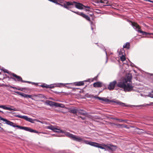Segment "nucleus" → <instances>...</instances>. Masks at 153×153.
<instances>
[{"instance_id":"e433bc0d","label":"nucleus","mask_w":153,"mask_h":153,"mask_svg":"<svg viewBox=\"0 0 153 153\" xmlns=\"http://www.w3.org/2000/svg\"><path fill=\"white\" fill-rule=\"evenodd\" d=\"M103 0H99V2L100 3H102Z\"/></svg>"},{"instance_id":"4be33fe9","label":"nucleus","mask_w":153,"mask_h":153,"mask_svg":"<svg viewBox=\"0 0 153 153\" xmlns=\"http://www.w3.org/2000/svg\"><path fill=\"white\" fill-rule=\"evenodd\" d=\"M130 43L129 42H126L125 44L123 45V48H126L127 49H129L130 48Z\"/></svg>"},{"instance_id":"c9c22d12","label":"nucleus","mask_w":153,"mask_h":153,"mask_svg":"<svg viewBox=\"0 0 153 153\" xmlns=\"http://www.w3.org/2000/svg\"><path fill=\"white\" fill-rule=\"evenodd\" d=\"M32 96L31 95H28V98H30L32 100H33V99L32 98Z\"/></svg>"},{"instance_id":"393cba45","label":"nucleus","mask_w":153,"mask_h":153,"mask_svg":"<svg viewBox=\"0 0 153 153\" xmlns=\"http://www.w3.org/2000/svg\"><path fill=\"white\" fill-rule=\"evenodd\" d=\"M77 111V110L76 109L74 108L73 109H71L70 110V112L71 113H73V114H76Z\"/></svg>"},{"instance_id":"69168bd1","label":"nucleus","mask_w":153,"mask_h":153,"mask_svg":"<svg viewBox=\"0 0 153 153\" xmlns=\"http://www.w3.org/2000/svg\"><path fill=\"white\" fill-rule=\"evenodd\" d=\"M97 13H99V12H98V11H97Z\"/></svg>"},{"instance_id":"5701e85b","label":"nucleus","mask_w":153,"mask_h":153,"mask_svg":"<svg viewBox=\"0 0 153 153\" xmlns=\"http://www.w3.org/2000/svg\"><path fill=\"white\" fill-rule=\"evenodd\" d=\"M55 86H55V84H52L50 85H47L46 84L45 87L47 88H53Z\"/></svg>"},{"instance_id":"b1692460","label":"nucleus","mask_w":153,"mask_h":153,"mask_svg":"<svg viewBox=\"0 0 153 153\" xmlns=\"http://www.w3.org/2000/svg\"><path fill=\"white\" fill-rule=\"evenodd\" d=\"M56 107H60L63 108L65 106L64 105L62 104H59L57 103H56Z\"/></svg>"},{"instance_id":"338daca9","label":"nucleus","mask_w":153,"mask_h":153,"mask_svg":"<svg viewBox=\"0 0 153 153\" xmlns=\"http://www.w3.org/2000/svg\"><path fill=\"white\" fill-rule=\"evenodd\" d=\"M0 74H1V73L0 72Z\"/></svg>"},{"instance_id":"aec40b11","label":"nucleus","mask_w":153,"mask_h":153,"mask_svg":"<svg viewBox=\"0 0 153 153\" xmlns=\"http://www.w3.org/2000/svg\"><path fill=\"white\" fill-rule=\"evenodd\" d=\"M113 102L122 106H126V105H125L124 103L119 101H114Z\"/></svg>"},{"instance_id":"c756f323","label":"nucleus","mask_w":153,"mask_h":153,"mask_svg":"<svg viewBox=\"0 0 153 153\" xmlns=\"http://www.w3.org/2000/svg\"><path fill=\"white\" fill-rule=\"evenodd\" d=\"M10 88H13L14 89H16V90H21V91H22V90H21V89L20 88L19 89H18L17 88H16V87H13L12 86H10Z\"/></svg>"},{"instance_id":"f03ea898","label":"nucleus","mask_w":153,"mask_h":153,"mask_svg":"<svg viewBox=\"0 0 153 153\" xmlns=\"http://www.w3.org/2000/svg\"><path fill=\"white\" fill-rule=\"evenodd\" d=\"M64 134L66 136L74 140L89 145L91 146L100 148L101 149H104V148L102 147L101 144L96 142L85 140L83 139V137L82 136H79L74 135L67 131H65L64 132Z\"/></svg>"},{"instance_id":"412c9836","label":"nucleus","mask_w":153,"mask_h":153,"mask_svg":"<svg viewBox=\"0 0 153 153\" xmlns=\"http://www.w3.org/2000/svg\"><path fill=\"white\" fill-rule=\"evenodd\" d=\"M119 56L120 57V59L122 62H123L125 60L126 58L124 56V54H120Z\"/></svg>"},{"instance_id":"bb28decb","label":"nucleus","mask_w":153,"mask_h":153,"mask_svg":"<svg viewBox=\"0 0 153 153\" xmlns=\"http://www.w3.org/2000/svg\"><path fill=\"white\" fill-rule=\"evenodd\" d=\"M118 52L119 53V55L120 56V54H124V51L123 50V49H120V50H118Z\"/></svg>"},{"instance_id":"2f4dec72","label":"nucleus","mask_w":153,"mask_h":153,"mask_svg":"<svg viewBox=\"0 0 153 153\" xmlns=\"http://www.w3.org/2000/svg\"><path fill=\"white\" fill-rule=\"evenodd\" d=\"M102 3L107 4L108 3V1L106 0H103Z\"/></svg>"},{"instance_id":"bf43d9fd","label":"nucleus","mask_w":153,"mask_h":153,"mask_svg":"<svg viewBox=\"0 0 153 153\" xmlns=\"http://www.w3.org/2000/svg\"><path fill=\"white\" fill-rule=\"evenodd\" d=\"M105 6H110V5H109V4H107V5H105Z\"/></svg>"},{"instance_id":"a211bd4d","label":"nucleus","mask_w":153,"mask_h":153,"mask_svg":"<svg viewBox=\"0 0 153 153\" xmlns=\"http://www.w3.org/2000/svg\"><path fill=\"white\" fill-rule=\"evenodd\" d=\"M12 74L13 76L15 77L17 79V81H21V80H22V77L19 76H18L14 73H12Z\"/></svg>"},{"instance_id":"4c0bfd02","label":"nucleus","mask_w":153,"mask_h":153,"mask_svg":"<svg viewBox=\"0 0 153 153\" xmlns=\"http://www.w3.org/2000/svg\"><path fill=\"white\" fill-rule=\"evenodd\" d=\"M84 7L86 8H90V7H89V6H84Z\"/></svg>"},{"instance_id":"680f3d73","label":"nucleus","mask_w":153,"mask_h":153,"mask_svg":"<svg viewBox=\"0 0 153 153\" xmlns=\"http://www.w3.org/2000/svg\"><path fill=\"white\" fill-rule=\"evenodd\" d=\"M10 133L12 134L13 132L12 131H10Z\"/></svg>"},{"instance_id":"ddd939ff","label":"nucleus","mask_w":153,"mask_h":153,"mask_svg":"<svg viewBox=\"0 0 153 153\" xmlns=\"http://www.w3.org/2000/svg\"><path fill=\"white\" fill-rule=\"evenodd\" d=\"M10 107H7L5 105H3V108L5 110H8L9 111H16L17 110L14 108H13V106L9 105Z\"/></svg>"},{"instance_id":"09e8293b","label":"nucleus","mask_w":153,"mask_h":153,"mask_svg":"<svg viewBox=\"0 0 153 153\" xmlns=\"http://www.w3.org/2000/svg\"><path fill=\"white\" fill-rule=\"evenodd\" d=\"M93 14V13H91L90 14V15L92 16Z\"/></svg>"},{"instance_id":"4d7b16f0","label":"nucleus","mask_w":153,"mask_h":153,"mask_svg":"<svg viewBox=\"0 0 153 153\" xmlns=\"http://www.w3.org/2000/svg\"><path fill=\"white\" fill-rule=\"evenodd\" d=\"M143 0L144 1H149V0Z\"/></svg>"},{"instance_id":"13d9d810","label":"nucleus","mask_w":153,"mask_h":153,"mask_svg":"<svg viewBox=\"0 0 153 153\" xmlns=\"http://www.w3.org/2000/svg\"><path fill=\"white\" fill-rule=\"evenodd\" d=\"M55 136H56V137H58V136H59V135H55Z\"/></svg>"},{"instance_id":"864d4df0","label":"nucleus","mask_w":153,"mask_h":153,"mask_svg":"<svg viewBox=\"0 0 153 153\" xmlns=\"http://www.w3.org/2000/svg\"><path fill=\"white\" fill-rule=\"evenodd\" d=\"M1 118H3L1 117L0 116V120H1Z\"/></svg>"},{"instance_id":"6ab92c4d","label":"nucleus","mask_w":153,"mask_h":153,"mask_svg":"<svg viewBox=\"0 0 153 153\" xmlns=\"http://www.w3.org/2000/svg\"><path fill=\"white\" fill-rule=\"evenodd\" d=\"M93 85L94 87H99L102 86V83L100 82H97L94 83Z\"/></svg>"},{"instance_id":"4468645a","label":"nucleus","mask_w":153,"mask_h":153,"mask_svg":"<svg viewBox=\"0 0 153 153\" xmlns=\"http://www.w3.org/2000/svg\"><path fill=\"white\" fill-rule=\"evenodd\" d=\"M94 97L95 99H98L100 100H102L105 102H108L110 101L109 100L106 98L100 97L98 96H94Z\"/></svg>"},{"instance_id":"de8ad7c7","label":"nucleus","mask_w":153,"mask_h":153,"mask_svg":"<svg viewBox=\"0 0 153 153\" xmlns=\"http://www.w3.org/2000/svg\"><path fill=\"white\" fill-rule=\"evenodd\" d=\"M27 82L29 83H31V82H29V81H27Z\"/></svg>"},{"instance_id":"473e14b6","label":"nucleus","mask_w":153,"mask_h":153,"mask_svg":"<svg viewBox=\"0 0 153 153\" xmlns=\"http://www.w3.org/2000/svg\"><path fill=\"white\" fill-rule=\"evenodd\" d=\"M3 70L4 72L9 73V71L5 69H3Z\"/></svg>"},{"instance_id":"a19ab883","label":"nucleus","mask_w":153,"mask_h":153,"mask_svg":"<svg viewBox=\"0 0 153 153\" xmlns=\"http://www.w3.org/2000/svg\"><path fill=\"white\" fill-rule=\"evenodd\" d=\"M80 117L82 120H84L85 118V117Z\"/></svg>"},{"instance_id":"6e6d98bb","label":"nucleus","mask_w":153,"mask_h":153,"mask_svg":"<svg viewBox=\"0 0 153 153\" xmlns=\"http://www.w3.org/2000/svg\"><path fill=\"white\" fill-rule=\"evenodd\" d=\"M12 79H13L14 80H15V81H16V79H14V78H12Z\"/></svg>"},{"instance_id":"5fc2aeb1","label":"nucleus","mask_w":153,"mask_h":153,"mask_svg":"<svg viewBox=\"0 0 153 153\" xmlns=\"http://www.w3.org/2000/svg\"><path fill=\"white\" fill-rule=\"evenodd\" d=\"M59 84H60V85H63V84L62 83H60Z\"/></svg>"},{"instance_id":"1a4fd4ad","label":"nucleus","mask_w":153,"mask_h":153,"mask_svg":"<svg viewBox=\"0 0 153 153\" xmlns=\"http://www.w3.org/2000/svg\"><path fill=\"white\" fill-rule=\"evenodd\" d=\"M72 12L73 13H74L78 15H79L80 16H82L83 17L85 18V19H86L87 20L90 21V18L88 16L86 15L85 14L83 13L82 12H76V11H72Z\"/></svg>"},{"instance_id":"9d476101","label":"nucleus","mask_w":153,"mask_h":153,"mask_svg":"<svg viewBox=\"0 0 153 153\" xmlns=\"http://www.w3.org/2000/svg\"><path fill=\"white\" fill-rule=\"evenodd\" d=\"M117 84V82L116 80H114L110 82L108 86V89L110 90L114 89Z\"/></svg>"},{"instance_id":"423d86ee","label":"nucleus","mask_w":153,"mask_h":153,"mask_svg":"<svg viewBox=\"0 0 153 153\" xmlns=\"http://www.w3.org/2000/svg\"><path fill=\"white\" fill-rule=\"evenodd\" d=\"M47 127V129L53 130L54 132H60L64 134V132H65V131H64L60 130V129H58L56 127L52 125L48 126Z\"/></svg>"},{"instance_id":"58836bf2","label":"nucleus","mask_w":153,"mask_h":153,"mask_svg":"<svg viewBox=\"0 0 153 153\" xmlns=\"http://www.w3.org/2000/svg\"><path fill=\"white\" fill-rule=\"evenodd\" d=\"M147 134H149V135H151L153 137V134H152L151 133L147 132Z\"/></svg>"},{"instance_id":"2eb2a0df","label":"nucleus","mask_w":153,"mask_h":153,"mask_svg":"<svg viewBox=\"0 0 153 153\" xmlns=\"http://www.w3.org/2000/svg\"><path fill=\"white\" fill-rule=\"evenodd\" d=\"M56 102L48 100H46L45 102V104L47 105H49L51 106H56Z\"/></svg>"},{"instance_id":"6e6552de","label":"nucleus","mask_w":153,"mask_h":153,"mask_svg":"<svg viewBox=\"0 0 153 153\" xmlns=\"http://www.w3.org/2000/svg\"><path fill=\"white\" fill-rule=\"evenodd\" d=\"M16 117L21 118H22L26 121H28L29 122H30L32 123H33V120L31 118H29L27 116H22L19 115H16Z\"/></svg>"},{"instance_id":"72a5a7b5","label":"nucleus","mask_w":153,"mask_h":153,"mask_svg":"<svg viewBox=\"0 0 153 153\" xmlns=\"http://www.w3.org/2000/svg\"><path fill=\"white\" fill-rule=\"evenodd\" d=\"M104 51L105 52V53H106V63L108 61V58H107V52L106 51V49L104 50Z\"/></svg>"},{"instance_id":"3c124183","label":"nucleus","mask_w":153,"mask_h":153,"mask_svg":"<svg viewBox=\"0 0 153 153\" xmlns=\"http://www.w3.org/2000/svg\"><path fill=\"white\" fill-rule=\"evenodd\" d=\"M0 124H1L0 123ZM0 128H1V129H2V130H3V128H1V127H0Z\"/></svg>"},{"instance_id":"f8f14e48","label":"nucleus","mask_w":153,"mask_h":153,"mask_svg":"<svg viewBox=\"0 0 153 153\" xmlns=\"http://www.w3.org/2000/svg\"><path fill=\"white\" fill-rule=\"evenodd\" d=\"M22 129L30 132H34L36 133H37L38 132L37 131L28 127H23Z\"/></svg>"},{"instance_id":"a878e982","label":"nucleus","mask_w":153,"mask_h":153,"mask_svg":"<svg viewBox=\"0 0 153 153\" xmlns=\"http://www.w3.org/2000/svg\"><path fill=\"white\" fill-rule=\"evenodd\" d=\"M149 96L153 98V91H152L151 92H150L149 94Z\"/></svg>"},{"instance_id":"f257e3e1","label":"nucleus","mask_w":153,"mask_h":153,"mask_svg":"<svg viewBox=\"0 0 153 153\" xmlns=\"http://www.w3.org/2000/svg\"><path fill=\"white\" fill-rule=\"evenodd\" d=\"M132 75L128 74L125 78L122 79L117 83V87L123 89L125 92H129L133 90V86L131 82Z\"/></svg>"},{"instance_id":"c03bdc74","label":"nucleus","mask_w":153,"mask_h":153,"mask_svg":"<svg viewBox=\"0 0 153 153\" xmlns=\"http://www.w3.org/2000/svg\"><path fill=\"white\" fill-rule=\"evenodd\" d=\"M31 83H32V84H37L36 83H35V82H31Z\"/></svg>"},{"instance_id":"9b49d317","label":"nucleus","mask_w":153,"mask_h":153,"mask_svg":"<svg viewBox=\"0 0 153 153\" xmlns=\"http://www.w3.org/2000/svg\"><path fill=\"white\" fill-rule=\"evenodd\" d=\"M73 4H75V7L78 9L79 10L83 9L84 8V5L80 3H77L75 1H73L72 2Z\"/></svg>"},{"instance_id":"20e7f679","label":"nucleus","mask_w":153,"mask_h":153,"mask_svg":"<svg viewBox=\"0 0 153 153\" xmlns=\"http://www.w3.org/2000/svg\"><path fill=\"white\" fill-rule=\"evenodd\" d=\"M1 120L5 122V123L11 126H12L13 127H17L20 129H22L23 127L19 125H16V124L13 123L7 120L4 118H1Z\"/></svg>"},{"instance_id":"7c9ffc66","label":"nucleus","mask_w":153,"mask_h":153,"mask_svg":"<svg viewBox=\"0 0 153 153\" xmlns=\"http://www.w3.org/2000/svg\"><path fill=\"white\" fill-rule=\"evenodd\" d=\"M48 1H51L52 2H53L54 3H56V4H58V2H57V1H56V0H48Z\"/></svg>"},{"instance_id":"c85d7f7f","label":"nucleus","mask_w":153,"mask_h":153,"mask_svg":"<svg viewBox=\"0 0 153 153\" xmlns=\"http://www.w3.org/2000/svg\"><path fill=\"white\" fill-rule=\"evenodd\" d=\"M91 30H93L94 28L95 27V25L94 24H93L91 22Z\"/></svg>"},{"instance_id":"dca6fc26","label":"nucleus","mask_w":153,"mask_h":153,"mask_svg":"<svg viewBox=\"0 0 153 153\" xmlns=\"http://www.w3.org/2000/svg\"><path fill=\"white\" fill-rule=\"evenodd\" d=\"M89 82V80L88 79V80H85V81H80V82H76V85H77V86L83 85L84 84V82Z\"/></svg>"},{"instance_id":"603ef678","label":"nucleus","mask_w":153,"mask_h":153,"mask_svg":"<svg viewBox=\"0 0 153 153\" xmlns=\"http://www.w3.org/2000/svg\"><path fill=\"white\" fill-rule=\"evenodd\" d=\"M96 2H97V3H100V2H99V0H97V1Z\"/></svg>"},{"instance_id":"774afa93","label":"nucleus","mask_w":153,"mask_h":153,"mask_svg":"<svg viewBox=\"0 0 153 153\" xmlns=\"http://www.w3.org/2000/svg\"><path fill=\"white\" fill-rule=\"evenodd\" d=\"M0 111H1V110H0Z\"/></svg>"},{"instance_id":"7ed1b4c3","label":"nucleus","mask_w":153,"mask_h":153,"mask_svg":"<svg viewBox=\"0 0 153 153\" xmlns=\"http://www.w3.org/2000/svg\"><path fill=\"white\" fill-rule=\"evenodd\" d=\"M131 25L139 33H142L143 35H148L152 34L153 35V33H148L144 32L140 30V27L137 23L135 22H132Z\"/></svg>"},{"instance_id":"e2e57ef3","label":"nucleus","mask_w":153,"mask_h":153,"mask_svg":"<svg viewBox=\"0 0 153 153\" xmlns=\"http://www.w3.org/2000/svg\"><path fill=\"white\" fill-rule=\"evenodd\" d=\"M0 112H2V113H3V111H0Z\"/></svg>"},{"instance_id":"a18cd8bd","label":"nucleus","mask_w":153,"mask_h":153,"mask_svg":"<svg viewBox=\"0 0 153 153\" xmlns=\"http://www.w3.org/2000/svg\"><path fill=\"white\" fill-rule=\"evenodd\" d=\"M3 105H0V108H3Z\"/></svg>"},{"instance_id":"39448f33","label":"nucleus","mask_w":153,"mask_h":153,"mask_svg":"<svg viewBox=\"0 0 153 153\" xmlns=\"http://www.w3.org/2000/svg\"><path fill=\"white\" fill-rule=\"evenodd\" d=\"M104 146L105 148L102 147L104 148V149H105V150H107L108 151H115L117 148L116 146L112 145L110 144L108 145H104Z\"/></svg>"},{"instance_id":"ea45409f","label":"nucleus","mask_w":153,"mask_h":153,"mask_svg":"<svg viewBox=\"0 0 153 153\" xmlns=\"http://www.w3.org/2000/svg\"><path fill=\"white\" fill-rule=\"evenodd\" d=\"M45 84H44L43 85H42L41 86L42 87H45Z\"/></svg>"},{"instance_id":"0eeeda50","label":"nucleus","mask_w":153,"mask_h":153,"mask_svg":"<svg viewBox=\"0 0 153 153\" xmlns=\"http://www.w3.org/2000/svg\"><path fill=\"white\" fill-rule=\"evenodd\" d=\"M62 6H63L64 8L67 9L68 10H69L72 12V10H70V9L71 8L70 7H69L68 6H70V5H74V4L72 2H69V1H67L63 5H61V4H60Z\"/></svg>"},{"instance_id":"f3484780","label":"nucleus","mask_w":153,"mask_h":153,"mask_svg":"<svg viewBox=\"0 0 153 153\" xmlns=\"http://www.w3.org/2000/svg\"><path fill=\"white\" fill-rule=\"evenodd\" d=\"M16 93L18 94L19 95L21 96L22 97L26 98H28V94H25L24 93L18 91H16Z\"/></svg>"},{"instance_id":"49530a36","label":"nucleus","mask_w":153,"mask_h":153,"mask_svg":"<svg viewBox=\"0 0 153 153\" xmlns=\"http://www.w3.org/2000/svg\"><path fill=\"white\" fill-rule=\"evenodd\" d=\"M6 86L9 87H10V85H5Z\"/></svg>"},{"instance_id":"f704fd0d","label":"nucleus","mask_w":153,"mask_h":153,"mask_svg":"<svg viewBox=\"0 0 153 153\" xmlns=\"http://www.w3.org/2000/svg\"><path fill=\"white\" fill-rule=\"evenodd\" d=\"M116 120H119L120 121V122H124L125 121L124 120H120V119H116Z\"/></svg>"},{"instance_id":"79ce46f5","label":"nucleus","mask_w":153,"mask_h":153,"mask_svg":"<svg viewBox=\"0 0 153 153\" xmlns=\"http://www.w3.org/2000/svg\"><path fill=\"white\" fill-rule=\"evenodd\" d=\"M21 82H27V81H23L22 79V80H21Z\"/></svg>"},{"instance_id":"052dcab7","label":"nucleus","mask_w":153,"mask_h":153,"mask_svg":"<svg viewBox=\"0 0 153 153\" xmlns=\"http://www.w3.org/2000/svg\"><path fill=\"white\" fill-rule=\"evenodd\" d=\"M85 11H89V10L87 9H85Z\"/></svg>"},{"instance_id":"cd10ccee","label":"nucleus","mask_w":153,"mask_h":153,"mask_svg":"<svg viewBox=\"0 0 153 153\" xmlns=\"http://www.w3.org/2000/svg\"><path fill=\"white\" fill-rule=\"evenodd\" d=\"M83 111V110H80L78 111V112L80 113L82 115H85L86 113L84 112H82L81 111Z\"/></svg>"},{"instance_id":"37998d69","label":"nucleus","mask_w":153,"mask_h":153,"mask_svg":"<svg viewBox=\"0 0 153 153\" xmlns=\"http://www.w3.org/2000/svg\"><path fill=\"white\" fill-rule=\"evenodd\" d=\"M149 2L153 3V1H151V0H149Z\"/></svg>"},{"instance_id":"0e129e2a","label":"nucleus","mask_w":153,"mask_h":153,"mask_svg":"<svg viewBox=\"0 0 153 153\" xmlns=\"http://www.w3.org/2000/svg\"><path fill=\"white\" fill-rule=\"evenodd\" d=\"M97 10V11H99V10Z\"/></svg>"},{"instance_id":"8fccbe9b","label":"nucleus","mask_w":153,"mask_h":153,"mask_svg":"<svg viewBox=\"0 0 153 153\" xmlns=\"http://www.w3.org/2000/svg\"><path fill=\"white\" fill-rule=\"evenodd\" d=\"M134 65L133 64H131V66H133Z\"/></svg>"}]
</instances>
